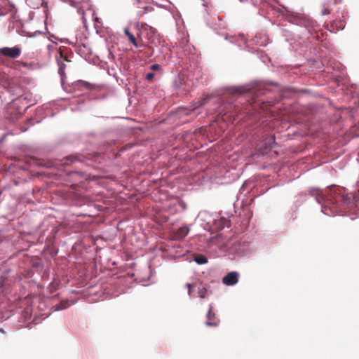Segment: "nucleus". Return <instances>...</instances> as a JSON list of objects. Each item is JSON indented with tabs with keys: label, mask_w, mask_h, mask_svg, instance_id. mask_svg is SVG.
Wrapping results in <instances>:
<instances>
[{
	"label": "nucleus",
	"mask_w": 359,
	"mask_h": 359,
	"mask_svg": "<svg viewBox=\"0 0 359 359\" xmlns=\"http://www.w3.org/2000/svg\"><path fill=\"white\" fill-rule=\"evenodd\" d=\"M282 9L272 7V9L276 13H278L279 15H282L289 22L292 23L297 27H299L300 30L298 33L297 30H295V36L302 40L307 39L311 33V28H314L316 25V22L309 18L306 15L299 12H295L290 10L288 8L281 6Z\"/></svg>",
	"instance_id": "nucleus-1"
},
{
	"label": "nucleus",
	"mask_w": 359,
	"mask_h": 359,
	"mask_svg": "<svg viewBox=\"0 0 359 359\" xmlns=\"http://www.w3.org/2000/svg\"><path fill=\"white\" fill-rule=\"evenodd\" d=\"M332 196H327L323 194H320L317 196V201L318 203H325V208L327 205H332V209L336 208V203L338 202L343 201L345 203H348L350 198L346 196H341L339 194H337V196H333V201H332Z\"/></svg>",
	"instance_id": "nucleus-2"
},
{
	"label": "nucleus",
	"mask_w": 359,
	"mask_h": 359,
	"mask_svg": "<svg viewBox=\"0 0 359 359\" xmlns=\"http://www.w3.org/2000/svg\"><path fill=\"white\" fill-rule=\"evenodd\" d=\"M0 53L11 58H16L20 55L21 48L18 46L11 48L3 47L0 48Z\"/></svg>",
	"instance_id": "nucleus-3"
},
{
	"label": "nucleus",
	"mask_w": 359,
	"mask_h": 359,
	"mask_svg": "<svg viewBox=\"0 0 359 359\" xmlns=\"http://www.w3.org/2000/svg\"><path fill=\"white\" fill-rule=\"evenodd\" d=\"M220 320L216 316V314L212 311V306L210 305L207 316L205 325L208 327H217L219 325Z\"/></svg>",
	"instance_id": "nucleus-4"
},
{
	"label": "nucleus",
	"mask_w": 359,
	"mask_h": 359,
	"mask_svg": "<svg viewBox=\"0 0 359 359\" xmlns=\"http://www.w3.org/2000/svg\"><path fill=\"white\" fill-rule=\"evenodd\" d=\"M72 86L74 89H77L79 90H93L95 86V84L89 83L88 81H83V80H78V81H74L72 83Z\"/></svg>",
	"instance_id": "nucleus-5"
},
{
	"label": "nucleus",
	"mask_w": 359,
	"mask_h": 359,
	"mask_svg": "<svg viewBox=\"0 0 359 359\" xmlns=\"http://www.w3.org/2000/svg\"><path fill=\"white\" fill-rule=\"evenodd\" d=\"M238 281V273L235 271L227 273L222 279V282L226 285H233Z\"/></svg>",
	"instance_id": "nucleus-6"
},
{
	"label": "nucleus",
	"mask_w": 359,
	"mask_h": 359,
	"mask_svg": "<svg viewBox=\"0 0 359 359\" xmlns=\"http://www.w3.org/2000/svg\"><path fill=\"white\" fill-rule=\"evenodd\" d=\"M252 42L258 46L265 47L269 43V39L265 34H258L252 39Z\"/></svg>",
	"instance_id": "nucleus-7"
},
{
	"label": "nucleus",
	"mask_w": 359,
	"mask_h": 359,
	"mask_svg": "<svg viewBox=\"0 0 359 359\" xmlns=\"http://www.w3.org/2000/svg\"><path fill=\"white\" fill-rule=\"evenodd\" d=\"M250 88L247 86L231 87L228 88L227 93L233 97L240 96L242 94L247 93Z\"/></svg>",
	"instance_id": "nucleus-8"
},
{
	"label": "nucleus",
	"mask_w": 359,
	"mask_h": 359,
	"mask_svg": "<svg viewBox=\"0 0 359 359\" xmlns=\"http://www.w3.org/2000/svg\"><path fill=\"white\" fill-rule=\"evenodd\" d=\"M248 51L252 52V53H257V57L260 59L263 63H264L266 66H269V65L266 64V60L270 62V59L269 57L264 54L263 52H259L258 50L252 48L251 49H249Z\"/></svg>",
	"instance_id": "nucleus-9"
},
{
	"label": "nucleus",
	"mask_w": 359,
	"mask_h": 359,
	"mask_svg": "<svg viewBox=\"0 0 359 359\" xmlns=\"http://www.w3.org/2000/svg\"><path fill=\"white\" fill-rule=\"evenodd\" d=\"M189 231V229L187 226H182L177 231L175 237L177 239H183L187 236Z\"/></svg>",
	"instance_id": "nucleus-10"
},
{
	"label": "nucleus",
	"mask_w": 359,
	"mask_h": 359,
	"mask_svg": "<svg viewBox=\"0 0 359 359\" xmlns=\"http://www.w3.org/2000/svg\"><path fill=\"white\" fill-rule=\"evenodd\" d=\"M124 33L128 36L129 41L133 43L135 47H138L137 41L135 36L129 31L128 27L124 28Z\"/></svg>",
	"instance_id": "nucleus-11"
},
{
	"label": "nucleus",
	"mask_w": 359,
	"mask_h": 359,
	"mask_svg": "<svg viewBox=\"0 0 359 359\" xmlns=\"http://www.w3.org/2000/svg\"><path fill=\"white\" fill-rule=\"evenodd\" d=\"M194 261L198 264H204L208 262V259L205 256L199 255L195 257Z\"/></svg>",
	"instance_id": "nucleus-12"
},
{
	"label": "nucleus",
	"mask_w": 359,
	"mask_h": 359,
	"mask_svg": "<svg viewBox=\"0 0 359 359\" xmlns=\"http://www.w3.org/2000/svg\"><path fill=\"white\" fill-rule=\"evenodd\" d=\"M198 293L200 297L205 298L207 295V290L203 287L201 283L198 284Z\"/></svg>",
	"instance_id": "nucleus-13"
},
{
	"label": "nucleus",
	"mask_w": 359,
	"mask_h": 359,
	"mask_svg": "<svg viewBox=\"0 0 359 359\" xmlns=\"http://www.w3.org/2000/svg\"><path fill=\"white\" fill-rule=\"evenodd\" d=\"M241 2H250L255 7H258L262 2V0H239Z\"/></svg>",
	"instance_id": "nucleus-14"
},
{
	"label": "nucleus",
	"mask_w": 359,
	"mask_h": 359,
	"mask_svg": "<svg viewBox=\"0 0 359 359\" xmlns=\"http://www.w3.org/2000/svg\"><path fill=\"white\" fill-rule=\"evenodd\" d=\"M186 286L188 288V294H189V295H191V292H192V288L196 287L197 286V283H194V284L187 283L186 285Z\"/></svg>",
	"instance_id": "nucleus-15"
},
{
	"label": "nucleus",
	"mask_w": 359,
	"mask_h": 359,
	"mask_svg": "<svg viewBox=\"0 0 359 359\" xmlns=\"http://www.w3.org/2000/svg\"><path fill=\"white\" fill-rule=\"evenodd\" d=\"M60 76H61V82H62V86H65V72H64V69H59V71H58Z\"/></svg>",
	"instance_id": "nucleus-16"
},
{
	"label": "nucleus",
	"mask_w": 359,
	"mask_h": 359,
	"mask_svg": "<svg viewBox=\"0 0 359 359\" xmlns=\"http://www.w3.org/2000/svg\"><path fill=\"white\" fill-rule=\"evenodd\" d=\"M265 142H266V144L271 146V144L275 142V137L273 136L268 137L267 138H266Z\"/></svg>",
	"instance_id": "nucleus-17"
},
{
	"label": "nucleus",
	"mask_w": 359,
	"mask_h": 359,
	"mask_svg": "<svg viewBox=\"0 0 359 359\" xmlns=\"http://www.w3.org/2000/svg\"><path fill=\"white\" fill-rule=\"evenodd\" d=\"M208 99V97H205V98H203V99H202V100H199V101L198 102V104H197V106H196V107H194V109H196V108H198V107H201V106H203V105L205 104V103L207 102Z\"/></svg>",
	"instance_id": "nucleus-18"
},
{
	"label": "nucleus",
	"mask_w": 359,
	"mask_h": 359,
	"mask_svg": "<svg viewBox=\"0 0 359 359\" xmlns=\"http://www.w3.org/2000/svg\"><path fill=\"white\" fill-rule=\"evenodd\" d=\"M298 46H299V45L297 44V41L295 40V41H294V44H292V43H291V47H292L291 48H292L294 51L297 52V51H298V50H299Z\"/></svg>",
	"instance_id": "nucleus-19"
},
{
	"label": "nucleus",
	"mask_w": 359,
	"mask_h": 359,
	"mask_svg": "<svg viewBox=\"0 0 359 359\" xmlns=\"http://www.w3.org/2000/svg\"><path fill=\"white\" fill-rule=\"evenodd\" d=\"M154 76V74L153 73H149L147 74L146 79L148 81H151Z\"/></svg>",
	"instance_id": "nucleus-20"
},
{
	"label": "nucleus",
	"mask_w": 359,
	"mask_h": 359,
	"mask_svg": "<svg viewBox=\"0 0 359 359\" xmlns=\"http://www.w3.org/2000/svg\"><path fill=\"white\" fill-rule=\"evenodd\" d=\"M224 39H225L226 40H229V39H231V40H230V42H231V43H233V41H232V39H233V36H231L230 37H229V36H228L227 34H226V35H225Z\"/></svg>",
	"instance_id": "nucleus-21"
},
{
	"label": "nucleus",
	"mask_w": 359,
	"mask_h": 359,
	"mask_svg": "<svg viewBox=\"0 0 359 359\" xmlns=\"http://www.w3.org/2000/svg\"><path fill=\"white\" fill-rule=\"evenodd\" d=\"M149 67H160V65L157 63H154L151 65Z\"/></svg>",
	"instance_id": "nucleus-22"
},
{
	"label": "nucleus",
	"mask_w": 359,
	"mask_h": 359,
	"mask_svg": "<svg viewBox=\"0 0 359 359\" xmlns=\"http://www.w3.org/2000/svg\"><path fill=\"white\" fill-rule=\"evenodd\" d=\"M328 13H329V11H328V9H326V8H325V9H324V10L323 11V15H325V14H328Z\"/></svg>",
	"instance_id": "nucleus-23"
},
{
	"label": "nucleus",
	"mask_w": 359,
	"mask_h": 359,
	"mask_svg": "<svg viewBox=\"0 0 359 359\" xmlns=\"http://www.w3.org/2000/svg\"><path fill=\"white\" fill-rule=\"evenodd\" d=\"M311 65H316V61L315 60H309Z\"/></svg>",
	"instance_id": "nucleus-24"
},
{
	"label": "nucleus",
	"mask_w": 359,
	"mask_h": 359,
	"mask_svg": "<svg viewBox=\"0 0 359 359\" xmlns=\"http://www.w3.org/2000/svg\"><path fill=\"white\" fill-rule=\"evenodd\" d=\"M58 65H59V67H60V68L65 67V65L63 63L60 64V62H58Z\"/></svg>",
	"instance_id": "nucleus-25"
},
{
	"label": "nucleus",
	"mask_w": 359,
	"mask_h": 359,
	"mask_svg": "<svg viewBox=\"0 0 359 359\" xmlns=\"http://www.w3.org/2000/svg\"><path fill=\"white\" fill-rule=\"evenodd\" d=\"M302 67V65H296L295 66H294L293 67H296V68H298V67Z\"/></svg>",
	"instance_id": "nucleus-26"
},
{
	"label": "nucleus",
	"mask_w": 359,
	"mask_h": 359,
	"mask_svg": "<svg viewBox=\"0 0 359 359\" xmlns=\"http://www.w3.org/2000/svg\"><path fill=\"white\" fill-rule=\"evenodd\" d=\"M144 12H147V11H148L149 8H148V7H144Z\"/></svg>",
	"instance_id": "nucleus-27"
},
{
	"label": "nucleus",
	"mask_w": 359,
	"mask_h": 359,
	"mask_svg": "<svg viewBox=\"0 0 359 359\" xmlns=\"http://www.w3.org/2000/svg\"><path fill=\"white\" fill-rule=\"evenodd\" d=\"M70 5H71L72 6H74V1H71V2H70Z\"/></svg>",
	"instance_id": "nucleus-28"
},
{
	"label": "nucleus",
	"mask_w": 359,
	"mask_h": 359,
	"mask_svg": "<svg viewBox=\"0 0 359 359\" xmlns=\"http://www.w3.org/2000/svg\"><path fill=\"white\" fill-rule=\"evenodd\" d=\"M285 36L286 37L285 40H286L287 41H289V39L287 38V35L286 34H285Z\"/></svg>",
	"instance_id": "nucleus-29"
},
{
	"label": "nucleus",
	"mask_w": 359,
	"mask_h": 359,
	"mask_svg": "<svg viewBox=\"0 0 359 359\" xmlns=\"http://www.w3.org/2000/svg\"><path fill=\"white\" fill-rule=\"evenodd\" d=\"M107 51L109 52V54H111V51H110V50H109V48H107Z\"/></svg>",
	"instance_id": "nucleus-30"
},
{
	"label": "nucleus",
	"mask_w": 359,
	"mask_h": 359,
	"mask_svg": "<svg viewBox=\"0 0 359 359\" xmlns=\"http://www.w3.org/2000/svg\"><path fill=\"white\" fill-rule=\"evenodd\" d=\"M63 1L67 2V0H63Z\"/></svg>",
	"instance_id": "nucleus-31"
},
{
	"label": "nucleus",
	"mask_w": 359,
	"mask_h": 359,
	"mask_svg": "<svg viewBox=\"0 0 359 359\" xmlns=\"http://www.w3.org/2000/svg\"><path fill=\"white\" fill-rule=\"evenodd\" d=\"M341 0H339V3H341Z\"/></svg>",
	"instance_id": "nucleus-32"
}]
</instances>
